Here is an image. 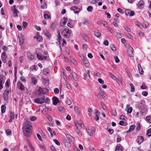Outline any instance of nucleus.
Instances as JSON below:
<instances>
[{
  "label": "nucleus",
  "mask_w": 151,
  "mask_h": 151,
  "mask_svg": "<svg viewBox=\"0 0 151 151\" xmlns=\"http://www.w3.org/2000/svg\"><path fill=\"white\" fill-rule=\"evenodd\" d=\"M32 127L31 124V122L28 120H26L24 122L22 127L23 132L26 137H29L32 132L31 130Z\"/></svg>",
  "instance_id": "f257e3e1"
},
{
  "label": "nucleus",
  "mask_w": 151,
  "mask_h": 151,
  "mask_svg": "<svg viewBox=\"0 0 151 151\" xmlns=\"http://www.w3.org/2000/svg\"><path fill=\"white\" fill-rule=\"evenodd\" d=\"M61 35L65 38H68L70 35V32L68 29H64L61 32Z\"/></svg>",
  "instance_id": "f03ea898"
},
{
  "label": "nucleus",
  "mask_w": 151,
  "mask_h": 151,
  "mask_svg": "<svg viewBox=\"0 0 151 151\" xmlns=\"http://www.w3.org/2000/svg\"><path fill=\"white\" fill-rule=\"evenodd\" d=\"M45 101V97L43 96L42 98L39 97L35 99L34 101L36 103L42 104L44 103Z\"/></svg>",
  "instance_id": "7ed1b4c3"
},
{
  "label": "nucleus",
  "mask_w": 151,
  "mask_h": 151,
  "mask_svg": "<svg viewBox=\"0 0 151 151\" xmlns=\"http://www.w3.org/2000/svg\"><path fill=\"white\" fill-rule=\"evenodd\" d=\"M128 53L129 57H133L134 56V49L130 45H128L127 47Z\"/></svg>",
  "instance_id": "20e7f679"
},
{
  "label": "nucleus",
  "mask_w": 151,
  "mask_h": 151,
  "mask_svg": "<svg viewBox=\"0 0 151 151\" xmlns=\"http://www.w3.org/2000/svg\"><path fill=\"white\" fill-rule=\"evenodd\" d=\"M17 85L18 88L20 89L21 90H25V88L24 87V86L21 82L20 81L18 82L17 83Z\"/></svg>",
  "instance_id": "39448f33"
},
{
  "label": "nucleus",
  "mask_w": 151,
  "mask_h": 151,
  "mask_svg": "<svg viewBox=\"0 0 151 151\" xmlns=\"http://www.w3.org/2000/svg\"><path fill=\"white\" fill-rule=\"evenodd\" d=\"M125 13L127 15H129L130 16H132L134 14V11L129 9L126 10L125 11Z\"/></svg>",
  "instance_id": "423d86ee"
},
{
  "label": "nucleus",
  "mask_w": 151,
  "mask_h": 151,
  "mask_svg": "<svg viewBox=\"0 0 151 151\" xmlns=\"http://www.w3.org/2000/svg\"><path fill=\"white\" fill-rule=\"evenodd\" d=\"M71 10L73 11L75 14L78 13L80 12V9L77 7L73 6L71 7Z\"/></svg>",
  "instance_id": "0eeeda50"
},
{
  "label": "nucleus",
  "mask_w": 151,
  "mask_h": 151,
  "mask_svg": "<svg viewBox=\"0 0 151 151\" xmlns=\"http://www.w3.org/2000/svg\"><path fill=\"white\" fill-rule=\"evenodd\" d=\"M9 91L7 90H5L3 94V98L5 101H7L8 99V95L9 93Z\"/></svg>",
  "instance_id": "6e6552de"
},
{
  "label": "nucleus",
  "mask_w": 151,
  "mask_h": 151,
  "mask_svg": "<svg viewBox=\"0 0 151 151\" xmlns=\"http://www.w3.org/2000/svg\"><path fill=\"white\" fill-rule=\"evenodd\" d=\"M12 9L13 12V14L14 16L15 17H17V14L19 12L17 9H16V6L15 5L13 6Z\"/></svg>",
  "instance_id": "1a4fd4ad"
},
{
  "label": "nucleus",
  "mask_w": 151,
  "mask_h": 151,
  "mask_svg": "<svg viewBox=\"0 0 151 151\" xmlns=\"http://www.w3.org/2000/svg\"><path fill=\"white\" fill-rule=\"evenodd\" d=\"M34 38L36 39L37 41L38 42H41L42 40V37L40 35L34 36Z\"/></svg>",
  "instance_id": "9d476101"
},
{
  "label": "nucleus",
  "mask_w": 151,
  "mask_h": 151,
  "mask_svg": "<svg viewBox=\"0 0 151 151\" xmlns=\"http://www.w3.org/2000/svg\"><path fill=\"white\" fill-rule=\"evenodd\" d=\"M135 126L134 125H132L130 126L129 129L127 131L125 132L126 133H129L131 132H132L133 131L134 129L135 128Z\"/></svg>",
  "instance_id": "9b49d317"
},
{
  "label": "nucleus",
  "mask_w": 151,
  "mask_h": 151,
  "mask_svg": "<svg viewBox=\"0 0 151 151\" xmlns=\"http://www.w3.org/2000/svg\"><path fill=\"white\" fill-rule=\"evenodd\" d=\"M53 104L54 105H56L58 102H59V101L58 98L56 97H54L52 98Z\"/></svg>",
  "instance_id": "f8f14e48"
},
{
  "label": "nucleus",
  "mask_w": 151,
  "mask_h": 151,
  "mask_svg": "<svg viewBox=\"0 0 151 151\" xmlns=\"http://www.w3.org/2000/svg\"><path fill=\"white\" fill-rule=\"evenodd\" d=\"M37 58L40 60H45L47 58L46 56H43L41 54L39 55L38 54H37Z\"/></svg>",
  "instance_id": "ddd939ff"
},
{
  "label": "nucleus",
  "mask_w": 151,
  "mask_h": 151,
  "mask_svg": "<svg viewBox=\"0 0 151 151\" xmlns=\"http://www.w3.org/2000/svg\"><path fill=\"white\" fill-rule=\"evenodd\" d=\"M44 33L45 35L49 39H50L51 37V35L50 33L48 32L47 30H45L44 31Z\"/></svg>",
  "instance_id": "4468645a"
},
{
  "label": "nucleus",
  "mask_w": 151,
  "mask_h": 151,
  "mask_svg": "<svg viewBox=\"0 0 151 151\" xmlns=\"http://www.w3.org/2000/svg\"><path fill=\"white\" fill-rule=\"evenodd\" d=\"M144 138L142 136H139L137 137V141L139 144H140L144 140Z\"/></svg>",
  "instance_id": "2eb2a0df"
},
{
  "label": "nucleus",
  "mask_w": 151,
  "mask_h": 151,
  "mask_svg": "<svg viewBox=\"0 0 151 151\" xmlns=\"http://www.w3.org/2000/svg\"><path fill=\"white\" fill-rule=\"evenodd\" d=\"M100 93L104 99H107V95L104 92L102 91H100Z\"/></svg>",
  "instance_id": "dca6fc26"
},
{
  "label": "nucleus",
  "mask_w": 151,
  "mask_h": 151,
  "mask_svg": "<svg viewBox=\"0 0 151 151\" xmlns=\"http://www.w3.org/2000/svg\"><path fill=\"white\" fill-rule=\"evenodd\" d=\"M72 76L74 80L76 81H78V77L77 75L75 72H73L72 73Z\"/></svg>",
  "instance_id": "f3484780"
},
{
  "label": "nucleus",
  "mask_w": 151,
  "mask_h": 151,
  "mask_svg": "<svg viewBox=\"0 0 151 151\" xmlns=\"http://www.w3.org/2000/svg\"><path fill=\"white\" fill-rule=\"evenodd\" d=\"M138 68L140 74H143L144 73V71L142 69L141 65L139 64H138Z\"/></svg>",
  "instance_id": "a211bd4d"
},
{
  "label": "nucleus",
  "mask_w": 151,
  "mask_h": 151,
  "mask_svg": "<svg viewBox=\"0 0 151 151\" xmlns=\"http://www.w3.org/2000/svg\"><path fill=\"white\" fill-rule=\"evenodd\" d=\"M143 1L142 0L140 1L138 4V6L139 8H142L144 6Z\"/></svg>",
  "instance_id": "6ab92c4d"
},
{
  "label": "nucleus",
  "mask_w": 151,
  "mask_h": 151,
  "mask_svg": "<svg viewBox=\"0 0 151 151\" xmlns=\"http://www.w3.org/2000/svg\"><path fill=\"white\" fill-rule=\"evenodd\" d=\"M68 20V19L67 18L64 17L63 19V21L60 23V25L61 26H63L66 23Z\"/></svg>",
  "instance_id": "aec40b11"
},
{
  "label": "nucleus",
  "mask_w": 151,
  "mask_h": 151,
  "mask_svg": "<svg viewBox=\"0 0 151 151\" xmlns=\"http://www.w3.org/2000/svg\"><path fill=\"white\" fill-rule=\"evenodd\" d=\"M31 83L33 85H35L37 83V81L36 78L34 77H32L31 78Z\"/></svg>",
  "instance_id": "412c9836"
},
{
  "label": "nucleus",
  "mask_w": 151,
  "mask_h": 151,
  "mask_svg": "<svg viewBox=\"0 0 151 151\" xmlns=\"http://www.w3.org/2000/svg\"><path fill=\"white\" fill-rule=\"evenodd\" d=\"M57 24L56 23H52L50 26V28L52 30L54 31L56 28Z\"/></svg>",
  "instance_id": "4be33fe9"
},
{
  "label": "nucleus",
  "mask_w": 151,
  "mask_h": 151,
  "mask_svg": "<svg viewBox=\"0 0 151 151\" xmlns=\"http://www.w3.org/2000/svg\"><path fill=\"white\" fill-rule=\"evenodd\" d=\"M14 113L12 112L11 113V115L9 116L10 119L9 121V122H12L13 119H14Z\"/></svg>",
  "instance_id": "5701e85b"
},
{
  "label": "nucleus",
  "mask_w": 151,
  "mask_h": 151,
  "mask_svg": "<svg viewBox=\"0 0 151 151\" xmlns=\"http://www.w3.org/2000/svg\"><path fill=\"white\" fill-rule=\"evenodd\" d=\"M38 93L39 95L44 94L45 92L44 91V90L40 87L38 91Z\"/></svg>",
  "instance_id": "b1692460"
},
{
  "label": "nucleus",
  "mask_w": 151,
  "mask_h": 151,
  "mask_svg": "<svg viewBox=\"0 0 151 151\" xmlns=\"http://www.w3.org/2000/svg\"><path fill=\"white\" fill-rule=\"evenodd\" d=\"M122 147L120 145L117 146L115 151H122Z\"/></svg>",
  "instance_id": "393cba45"
},
{
  "label": "nucleus",
  "mask_w": 151,
  "mask_h": 151,
  "mask_svg": "<svg viewBox=\"0 0 151 151\" xmlns=\"http://www.w3.org/2000/svg\"><path fill=\"white\" fill-rule=\"evenodd\" d=\"M87 75L88 76V77H90V72L89 70H87L86 71V73H84V79L85 80H86V78H87Z\"/></svg>",
  "instance_id": "a878e982"
},
{
  "label": "nucleus",
  "mask_w": 151,
  "mask_h": 151,
  "mask_svg": "<svg viewBox=\"0 0 151 151\" xmlns=\"http://www.w3.org/2000/svg\"><path fill=\"white\" fill-rule=\"evenodd\" d=\"M83 63L86 67H88L90 65L87 59L84 61Z\"/></svg>",
  "instance_id": "bb28decb"
},
{
  "label": "nucleus",
  "mask_w": 151,
  "mask_h": 151,
  "mask_svg": "<svg viewBox=\"0 0 151 151\" xmlns=\"http://www.w3.org/2000/svg\"><path fill=\"white\" fill-rule=\"evenodd\" d=\"M24 39L23 37H19V43L20 45H21L24 43Z\"/></svg>",
  "instance_id": "cd10ccee"
},
{
  "label": "nucleus",
  "mask_w": 151,
  "mask_h": 151,
  "mask_svg": "<svg viewBox=\"0 0 151 151\" xmlns=\"http://www.w3.org/2000/svg\"><path fill=\"white\" fill-rule=\"evenodd\" d=\"M80 123L81 122L79 123L77 121L75 122V124L76 127V129H80Z\"/></svg>",
  "instance_id": "c85d7f7f"
},
{
  "label": "nucleus",
  "mask_w": 151,
  "mask_h": 151,
  "mask_svg": "<svg viewBox=\"0 0 151 151\" xmlns=\"http://www.w3.org/2000/svg\"><path fill=\"white\" fill-rule=\"evenodd\" d=\"M87 132L88 134L90 136H92L93 135V133L91 130L89 129L88 128L86 129Z\"/></svg>",
  "instance_id": "c756f323"
},
{
  "label": "nucleus",
  "mask_w": 151,
  "mask_h": 151,
  "mask_svg": "<svg viewBox=\"0 0 151 151\" xmlns=\"http://www.w3.org/2000/svg\"><path fill=\"white\" fill-rule=\"evenodd\" d=\"M70 59L71 63H73L74 65L76 64L77 61L73 58L72 57H70Z\"/></svg>",
  "instance_id": "7c9ffc66"
},
{
  "label": "nucleus",
  "mask_w": 151,
  "mask_h": 151,
  "mask_svg": "<svg viewBox=\"0 0 151 151\" xmlns=\"http://www.w3.org/2000/svg\"><path fill=\"white\" fill-rule=\"evenodd\" d=\"M6 107L5 105H2L1 106V112L2 114L4 113L5 111Z\"/></svg>",
  "instance_id": "2f4dec72"
},
{
  "label": "nucleus",
  "mask_w": 151,
  "mask_h": 151,
  "mask_svg": "<svg viewBox=\"0 0 151 151\" xmlns=\"http://www.w3.org/2000/svg\"><path fill=\"white\" fill-rule=\"evenodd\" d=\"M94 35L96 37H99L101 35V33L99 32L96 31L95 32Z\"/></svg>",
  "instance_id": "473e14b6"
},
{
  "label": "nucleus",
  "mask_w": 151,
  "mask_h": 151,
  "mask_svg": "<svg viewBox=\"0 0 151 151\" xmlns=\"http://www.w3.org/2000/svg\"><path fill=\"white\" fill-rule=\"evenodd\" d=\"M83 38L86 41H89V38L85 34H83L82 35Z\"/></svg>",
  "instance_id": "72a5a7b5"
},
{
  "label": "nucleus",
  "mask_w": 151,
  "mask_h": 151,
  "mask_svg": "<svg viewBox=\"0 0 151 151\" xmlns=\"http://www.w3.org/2000/svg\"><path fill=\"white\" fill-rule=\"evenodd\" d=\"M83 24L87 25L88 26H89L90 25V23L89 21L87 20H85L84 21V22L83 23Z\"/></svg>",
  "instance_id": "f704fd0d"
},
{
  "label": "nucleus",
  "mask_w": 151,
  "mask_h": 151,
  "mask_svg": "<svg viewBox=\"0 0 151 151\" xmlns=\"http://www.w3.org/2000/svg\"><path fill=\"white\" fill-rule=\"evenodd\" d=\"M6 56H1V59L2 61L4 63H5L6 62Z\"/></svg>",
  "instance_id": "c9c22d12"
},
{
  "label": "nucleus",
  "mask_w": 151,
  "mask_h": 151,
  "mask_svg": "<svg viewBox=\"0 0 151 151\" xmlns=\"http://www.w3.org/2000/svg\"><path fill=\"white\" fill-rule=\"evenodd\" d=\"M146 119L147 122L151 123V116H146Z\"/></svg>",
  "instance_id": "e433bc0d"
},
{
  "label": "nucleus",
  "mask_w": 151,
  "mask_h": 151,
  "mask_svg": "<svg viewBox=\"0 0 151 151\" xmlns=\"http://www.w3.org/2000/svg\"><path fill=\"white\" fill-rule=\"evenodd\" d=\"M44 17L45 19H51V17L48 14H45L44 15Z\"/></svg>",
  "instance_id": "4c0bfd02"
},
{
  "label": "nucleus",
  "mask_w": 151,
  "mask_h": 151,
  "mask_svg": "<svg viewBox=\"0 0 151 151\" xmlns=\"http://www.w3.org/2000/svg\"><path fill=\"white\" fill-rule=\"evenodd\" d=\"M47 6L46 4L44 2H42V4H41V7L42 9H46Z\"/></svg>",
  "instance_id": "58836bf2"
},
{
  "label": "nucleus",
  "mask_w": 151,
  "mask_h": 151,
  "mask_svg": "<svg viewBox=\"0 0 151 151\" xmlns=\"http://www.w3.org/2000/svg\"><path fill=\"white\" fill-rule=\"evenodd\" d=\"M110 76V77L113 79L115 80L116 79V77L113 74L111 73L110 72L109 73Z\"/></svg>",
  "instance_id": "ea45409f"
},
{
  "label": "nucleus",
  "mask_w": 151,
  "mask_h": 151,
  "mask_svg": "<svg viewBox=\"0 0 151 151\" xmlns=\"http://www.w3.org/2000/svg\"><path fill=\"white\" fill-rule=\"evenodd\" d=\"M74 110L77 113V114H80L79 109L78 107L76 106L74 107Z\"/></svg>",
  "instance_id": "a19ab883"
},
{
  "label": "nucleus",
  "mask_w": 151,
  "mask_h": 151,
  "mask_svg": "<svg viewBox=\"0 0 151 151\" xmlns=\"http://www.w3.org/2000/svg\"><path fill=\"white\" fill-rule=\"evenodd\" d=\"M65 146L68 147H69L71 146V144L69 142H65Z\"/></svg>",
  "instance_id": "79ce46f5"
},
{
  "label": "nucleus",
  "mask_w": 151,
  "mask_h": 151,
  "mask_svg": "<svg viewBox=\"0 0 151 151\" xmlns=\"http://www.w3.org/2000/svg\"><path fill=\"white\" fill-rule=\"evenodd\" d=\"M23 26L25 28H26L27 27V23L25 21H23L22 22Z\"/></svg>",
  "instance_id": "37998d69"
},
{
  "label": "nucleus",
  "mask_w": 151,
  "mask_h": 151,
  "mask_svg": "<svg viewBox=\"0 0 151 151\" xmlns=\"http://www.w3.org/2000/svg\"><path fill=\"white\" fill-rule=\"evenodd\" d=\"M107 130L110 134H112L114 132V130L113 129L107 128Z\"/></svg>",
  "instance_id": "c03bdc74"
},
{
  "label": "nucleus",
  "mask_w": 151,
  "mask_h": 151,
  "mask_svg": "<svg viewBox=\"0 0 151 151\" xmlns=\"http://www.w3.org/2000/svg\"><path fill=\"white\" fill-rule=\"evenodd\" d=\"M28 146L29 147V148L31 149L32 151H35V148L33 147V146L30 143H29V145Z\"/></svg>",
  "instance_id": "a18cd8bd"
},
{
  "label": "nucleus",
  "mask_w": 151,
  "mask_h": 151,
  "mask_svg": "<svg viewBox=\"0 0 151 151\" xmlns=\"http://www.w3.org/2000/svg\"><path fill=\"white\" fill-rule=\"evenodd\" d=\"M2 78L0 77V90H1L3 88V86L2 83Z\"/></svg>",
  "instance_id": "49530a36"
},
{
  "label": "nucleus",
  "mask_w": 151,
  "mask_h": 151,
  "mask_svg": "<svg viewBox=\"0 0 151 151\" xmlns=\"http://www.w3.org/2000/svg\"><path fill=\"white\" fill-rule=\"evenodd\" d=\"M111 114L114 116H116L117 115V112L115 110H113L111 111Z\"/></svg>",
  "instance_id": "de8ad7c7"
},
{
  "label": "nucleus",
  "mask_w": 151,
  "mask_h": 151,
  "mask_svg": "<svg viewBox=\"0 0 151 151\" xmlns=\"http://www.w3.org/2000/svg\"><path fill=\"white\" fill-rule=\"evenodd\" d=\"M112 50L114 51H116V48L115 46L113 45H111L110 46Z\"/></svg>",
  "instance_id": "09e8293b"
},
{
  "label": "nucleus",
  "mask_w": 151,
  "mask_h": 151,
  "mask_svg": "<svg viewBox=\"0 0 151 151\" xmlns=\"http://www.w3.org/2000/svg\"><path fill=\"white\" fill-rule=\"evenodd\" d=\"M93 9V8L91 6H89L87 8V10L88 12H91Z\"/></svg>",
  "instance_id": "8fccbe9b"
},
{
  "label": "nucleus",
  "mask_w": 151,
  "mask_h": 151,
  "mask_svg": "<svg viewBox=\"0 0 151 151\" xmlns=\"http://www.w3.org/2000/svg\"><path fill=\"white\" fill-rule=\"evenodd\" d=\"M120 119L121 120H126L127 119V117L124 115H122L120 117Z\"/></svg>",
  "instance_id": "3c124183"
},
{
  "label": "nucleus",
  "mask_w": 151,
  "mask_h": 151,
  "mask_svg": "<svg viewBox=\"0 0 151 151\" xmlns=\"http://www.w3.org/2000/svg\"><path fill=\"white\" fill-rule=\"evenodd\" d=\"M147 134L149 137L151 136V129H150L148 130L147 132Z\"/></svg>",
  "instance_id": "603ef678"
},
{
  "label": "nucleus",
  "mask_w": 151,
  "mask_h": 151,
  "mask_svg": "<svg viewBox=\"0 0 151 151\" xmlns=\"http://www.w3.org/2000/svg\"><path fill=\"white\" fill-rule=\"evenodd\" d=\"M101 105L104 110H106V106L103 103H101Z\"/></svg>",
  "instance_id": "864d4df0"
},
{
  "label": "nucleus",
  "mask_w": 151,
  "mask_h": 151,
  "mask_svg": "<svg viewBox=\"0 0 151 151\" xmlns=\"http://www.w3.org/2000/svg\"><path fill=\"white\" fill-rule=\"evenodd\" d=\"M79 129H76V131L79 136H81L82 135V132L79 130Z\"/></svg>",
  "instance_id": "5fc2aeb1"
},
{
  "label": "nucleus",
  "mask_w": 151,
  "mask_h": 151,
  "mask_svg": "<svg viewBox=\"0 0 151 151\" xmlns=\"http://www.w3.org/2000/svg\"><path fill=\"white\" fill-rule=\"evenodd\" d=\"M130 86L131 87V91L132 92H134V86L133 84L131 83L130 84Z\"/></svg>",
  "instance_id": "6e6d98bb"
},
{
  "label": "nucleus",
  "mask_w": 151,
  "mask_h": 151,
  "mask_svg": "<svg viewBox=\"0 0 151 151\" xmlns=\"http://www.w3.org/2000/svg\"><path fill=\"white\" fill-rule=\"evenodd\" d=\"M88 47V45L86 44H84L83 45V48L84 50H86Z\"/></svg>",
  "instance_id": "4d7b16f0"
},
{
  "label": "nucleus",
  "mask_w": 151,
  "mask_h": 151,
  "mask_svg": "<svg viewBox=\"0 0 151 151\" xmlns=\"http://www.w3.org/2000/svg\"><path fill=\"white\" fill-rule=\"evenodd\" d=\"M48 70L47 69H44L43 70V73L44 74L46 75L48 73Z\"/></svg>",
  "instance_id": "13d9d810"
},
{
  "label": "nucleus",
  "mask_w": 151,
  "mask_h": 151,
  "mask_svg": "<svg viewBox=\"0 0 151 151\" xmlns=\"http://www.w3.org/2000/svg\"><path fill=\"white\" fill-rule=\"evenodd\" d=\"M141 88L142 89H145L147 88V87L145 86V83H143L142 86L141 87Z\"/></svg>",
  "instance_id": "bf43d9fd"
},
{
  "label": "nucleus",
  "mask_w": 151,
  "mask_h": 151,
  "mask_svg": "<svg viewBox=\"0 0 151 151\" xmlns=\"http://www.w3.org/2000/svg\"><path fill=\"white\" fill-rule=\"evenodd\" d=\"M99 83L101 84H103L104 83V81L101 78H99L98 80Z\"/></svg>",
  "instance_id": "052dcab7"
},
{
  "label": "nucleus",
  "mask_w": 151,
  "mask_h": 151,
  "mask_svg": "<svg viewBox=\"0 0 151 151\" xmlns=\"http://www.w3.org/2000/svg\"><path fill=\"white\" fill-rule=\"evenodd\" d=\"M53 141L58 145L59 146L60 145V143L57 139H54Z\"/></svg>",
  "instance_id": "680f3d73"
},
{
  "label": "nucleus",
  "mask_w": 151,
  "mask_h": 151,
  "mask_svg": "<svg viewBox=\"0 0 151 151\" xmlns=\"http://www.w3.org/2000/svg\"><path fill=\"white\" fill-rule=\"evenodd\" d=\"M37 67L36 65H33L30 68L32 70H36V67Z\"/></svg>",
  "instance_id": "e2e57ef3"
},
{
  "label": "nucleus",
  "mask_w": 151,
  "mask_h": 151,
  "mask_svg": "<svg viewBox=\"0 0 151 151\" xmlns=\"http://www.w3.org/2000/svg\"><path fill=\"white\" fill-rule=\"evenodd\" d=\"M66 137L68 139V140H70L71 138H73L71 137L70 135L69 134H67L66 135Z\"/></svg>",
  "instance_id": "0e129e2a"
},
{
  "label": "nucleus",
  "mask_w": 151,
  "mask_h": 151,
  "mask_svg": "<svg viewBox=\"0 0 151 151\" xmlns=\"http://www.w3.org/2000/svg\"><path fill=\"white\" fill-rule=\"evenodd\" d=\"M95 74L96 76L98 77H101V75L98 72H95Z\"/></svg>",
  "instance_id": "69168bd1"
},
{
  "label": "nucleus",
  "mask_w": 151,
  "mask_h": 151,
  "mask_svg": "<svg viewBox=\"0 0 151 151\" xmlns=\"http://www.w3.org/2000/svg\"><path fill=\"white\" fill-rule=\"evenodd\" d=\"M66 102L68 105H70L71 104V101L69 99H67L66 101Z\"/></svg>",
  "instance_id": "338daca9"
},
{
  "label": "nucleus",
  "mask_w": 151,
  "mask_h": 151,
  "mask_svg": "<svg viewBox=\"0 0 151 151\" xmlns=\"http://www.w3.org/2000/svg\"><path fill=\"white\" fill-rule=\"evenodd\" d=\"M137 25L140 28H142L143 27V26L139 22H138L137 23Z\"/></svg>",
  "instance_id": "774afa93"
}]
</instances>
